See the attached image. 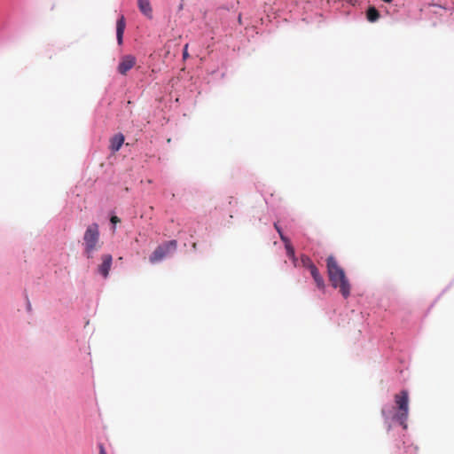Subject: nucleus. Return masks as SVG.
I'll list each match as a JSON object with an SVG mask.
<instances>
[{
    "label": "nucleus",
    "mask_w": 454,
    "mask_h": 454,
    "mask_svg": "<svg viewBox=\"0 0 454 454\" xmlns=\"http://www.w3.org/2000/svg\"><path fill=\"white\" fill-rule=\"evenodd\" d=\"M396 407L384 406L381 414L386 421L389 423L391 420L397 421L404 429L407 427L406 421L409 416V394L407 390H402L394 396ZM388 424L387 428H390Z\"/></svg>",
    "instance_id": "1"
},
{
    "label": "nucleus",
    "mask_w": 454,
    "mask_h": 454,
    "mask_svg": "<svg viewBox=\"0 0 454 454\" xmlns=\"http://www.w3.org/2000/svg\"><path fill=\"white\" fill-rule=\"evenodd\" d=\"M326 267L332 286L339 288L342 296L348 298L350 294V284L343 269L338 264L333 255L328 256L326 259Z\"/></svg>",
    "instance_id": "2"
},
{
    "label": "nucleus",
    "mask_w": 454,
    "mask_h": 454,
    "mask_svg": "<svg viewBox=\"0 0 454 454\" xmlns=\"http://www.w3.org/2000/svg\"><path fill=\"white\" fill-rule=\"evenodd\" d=\"M84 254L92 258L93 254L101 247L99 227L98 223L89 225L83 235Z\"/></svg>",
    "instance_id": "3"
},
{
    "label": "nucleus",
    "mask_w": 454,
    "mask_h": 454,
    "mask_svg": "<svg viewBox=\"0 0 454 454\" xmlns=\"http://www.w3.org/2000/svg\"><path fill=\"white\" fill-rule=\"evenodd\" d=\"M176 248V241L170 240L160 245L150 255L149 261L152 263L158 262L173 253Z\"/></svg>",
    "instance_id": "4"
},
{
    "label": "nucleus",
    "mask_w": 454,
    "mask_h": 454,
    "mask_svg": "<svg viewBox=\"0 0 454 454\" xmlns=\"http://www.w3.org/2000/svg\"><path fill=\"white\" fill-rule=\"evenodd\" d=\"M136 58L132 55H125L121 58L118 71L121 74H126L136 64Z\"/></svg>",
    "instance_id": "5"
},
{
    "label": "nucleus",
    "mask_w": 454,
    "mask_h": 454,
    "mask_svg": "<svg viewBox=\"0 0 454 454\" xmlns=\"http://www.w3.org/2000/svg\"><path fill=\"white\" fill-rule=\"evenodd\" d=\"M102 262L98 265V270L100 275H102L105 278H106L109 275V271L111 269L113 257L109 254H103L101 256Z\"/></svg>",
    "instance_id": "6"
},
{
    "label": "nucleus",
    "mask_w": 454,
    "mask_h": 454,
    "mask_svg": "<svg viewBox=\"0 0 454 454\" xmlns=\"http://www.w3.org/2000/svg\"><path fill=\"white\" fill-rule=\"evenodd\" d=\"M124 143V136L121 133L114 135L110 139V149L113 153L118 152Z\"/></svg>",
    "instance_id": "7"
},
{
    "label": "nucleus",
    "mask_w": 454,
    "mask_h": 454,
    "mask_svg": "<svg viewBox=\"0 0 454 454\" xmlns=\"http://www.w3.org/2000/svg\"><path fill=\"white\" fill-rule=\"evenodd\" d=\"M126 23L124 16H121V18L117 20L116 23V37L118 44L121 45L122 43L123 34L125 30Z\"/></svg>",
    "instance_id": "8"
},
{
    "label": "nucleus",
    "mask_w": 454,
    "mask_h": 454,
    "mask_svg": "<svg viewBox=\"0 0 454 454\" xmlns=\"http://www.w3.org/2000/svg\"><path fill=\"white\" fill-rule=\"evenodd\" d=\"M137 5L140 12L147 18H152L153 9L150 4V0H137Z\"/></svg>",
    "instance_id": "9"
},
{
    "label": "nucleus",
    "mask_w": 454,
    "mask_h": 454,
    "mask_svg": "<svg viewBox=\"0 0 454 454\" xmlns=\"http://www.w3.org/2000/svg\"><path fill=\"white\" fill-rule=\"evenodd\" d=\"M309 272H310V274H311V276H312V278H313L317 286L319 289L324 290L325 287V284L324 278L319 273L318 269L317 267H315Z\"/></svg>",
    "instance_id": "10"
},
{
    "label": "nucleus",
    "mask_w": 454,
    "mask_h": 454,
    "mask_svg": "<svg viewBox=\"0 0 454 454\" xmlns=\"http://www.w3.org/2000/svg\"><path fill=\"white\" fill-rule=\"evenodd\" d=\"M281 240L285 243V247H286L287 256L289 258L294 257L295 253H294V248L290 242V239L286 236L281 235Z\"/></svg>",
    "instance_id": "11"
},
{
    "label": "nucleus",
    "mask_w": 454,
    "mask_h": 454,
    "mask_svg": "<svg viewBox=\"0 0 454 454\" xmlns=\"http://www.w3.org/2000/svg\"><path fill=\"white\" fill-rule=\"evenodd\" d=\"M366 17L370 22H375L380 18V12L375 7L371 6L367 10Z\"/></svg>",
    "instance_id": "12"
},
{
    "label": "nucleus",
    "mask_w": 454,
    "mask_h": 454,
    "mask_svg": "<svg viewBox=\"0 0 454 454\" xmlns=\"http://www.w3.org/2000/svg\"><path fill=\"white\" fill-rule=\"evenodd\" d=\"M301 262L302 267L308 269L309 271L316 267V265L312 262L310 258L307 255H302L301 257Z\"/></svg>",
    "instance_id": "13"
},
{
    "label": "nucleus",
    "mask_w": 454,
    "mask_h": 454,
    "mask_svg": "<svg viewBox=\"0 0 454 454\" xmlns=\"http://www.w3.org/2000/svg\"><path fill=\"white\" fill-rule=\"evenodd\" d=\"M111 223L115 224L121 222L120 218L116 215H113L110 219Z\"/></svg>",
    "instance_id": "14"
},
{
    "label": "nucleus",
    "mask_w": 454,
    "mask_h": 454,
    "mask_svg": "<svg viewBox=\"0 0 454 454\" xmlns=\"http://www.w3.org/2000/svg\"><path fill=\"white\" fill-rule=\"evenodd\" d=\"M274 227H275L276 231L278 232L280 237H281V235H284L281 228L278 226V224L277 223H274Z\"/></svg>",
    "instance_id": "15"
},
{
    "label": "nucleus",
    "mask_w": 454,
    "mask_h": 454,
    "mask_svg": "<svg viewBox=\"0 0 454 454\" xmlns=\"http://www.w3.org/2000/svg\"><path fill=\"white\" fill-rule=\"evenodd\" d=\"M99 454H106L103 444H99Z\"/></svg>",
    "instance_id": "16"
},
{
    "label": "nucleus",
    "mask_w": 454,
    "mask_h": 454,
    "mask_svg": "<svg viewBox=\"0 0 454 454\" xmlns=\"http://www.w3.org/2000/svg\"><path fill=\"white\" fill-rule=\"evenodd\" d=\"M187 47H188V45L186 44L184 49V52H183L184 59H186L188 57Z\"/></svg>",
    "instance_id": "17"
},
{
    "label": "nucleus",
    "mask_w": 454,
    "mask_h": 454,
    "mask_svg": "<svg viewBox=\"0 0 454 454\" xmlns=\"http://www.w3.org/2000/svg\"><path fill=\"white\" fill-rule=\"evenodd\" d=\"M290 259L293 261L294 265L296 267L298 259L295 257V254L294 255V257H291Z\"/></svg>",
    "instance_id": "18"
},
{
    "label": "nucleus",
    "mask_w": 454,
    "mask_h": 454,
    "mask_svg": "<svg viewBox=\"0 0 454 454\" xmlns=\"http://www.w3.org/2000/svg\"><path fill=\"white\" fill-rule=\"evenodd\" d=\"M386 3H391L393 0H383Z\"/></svg>",
    "instance_id": "19"
},
{
    "label": "nucleus",
    "mask_w": 454,
    "mask_h": 454,
    "mask_svg": "<svg viewBox=\"0 0 454 454\" xmlns=\"http://www.w3.org/2000/svg\"><path fill=\"white\" fill-rule=\"evenodd\" d=\"M239 23L241 22V16L240 15L239 16Z\"/></svg>",
    "instance_id": "20"
},
{
    "label": "nucleus",
    "mask_w": 454,
    "mask_h": 454,
    "mask_svg": "<svg viewBox=\"0 0 454 454\" xmlns=\"http://www.w3.org/2000/svg\"><path fill=\"white\" fill-rule=\"evenodd\" d=\"M196 246H197V244L193 243V245H192L193 248H196Z\"/></svg>",
    "instance_id": "21"
}]
</instances>
